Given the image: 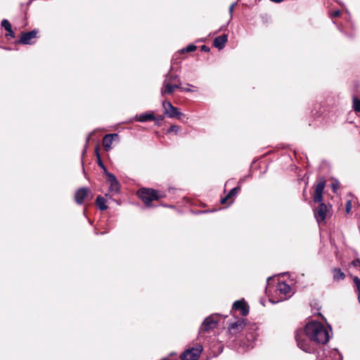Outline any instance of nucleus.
Wrapping results in <instances>:
<instances>
[{
	"label": "nucleus",
	"mask_w": 360,
	"mask_h": 360,
	"mask_svg": "<svg viewBox=\"0 0 360 360\" xmlns=\"http://www.w3.org/2000/svg\"><path fill=\"white\" fill-rule=\"evenodd\" d=\"M331 328H326L321 323L311 321L308 323L304 328L306 335L312 341L319 344L327 343L330 338Z\"/></svg>",
	"instance_id": "f257e3e1"
},
{
	"label": "nucleus",
	"mask_w": 360,
	"mask_h": 360,
	"mask_svg": "<svg viewBox=\"0 0 360 360\" xmlns=\"http://www.w3.org/2000/svg\"><path fill=\"white\" fill-rule=\"evenodd\" d=\"M172 67H171L169 72L165 75V79L161 88V94L165 96L166 94H172L176 89L181 88V80L177 75H172L171 72Z\"/></svg>",
	"instance_id": "f03ea898"
},
{
	"label": "nucleus",
	"mask_w": 360,
	"mask_h": 360,
	"mask_svg": "<svg viewBox=\"0 0 360 360\" xmlns=\"http://www.w3.org/2000/svg\"><path fill=\"white\" fill-rule=\"evenodd\" d=\"M244 333L245 334V338L244 340H241L239 345V347L242 349L240 352L253 348L255 341L257 340L258 336L257 327L255 325L248 326Z\"/></svg>",
	"instance_id": "7ed1b4c3"
},
{
	"label": "nucleus",
	"mask_w": 360,
	"mask_h": 360,
	"mask_svg": "<svg viewBox=\"0 0 360 360\" xmlns=\"http://www.w3.org/2000/svg\"><path fill=\"white\" fill-rule=\"evenodd\" d=\"M137 195L147 207L150 205V202L153 200H158L164 197V195L160 194L158 191L154 189L146 188H142L139 189L137 192Z\"/></svg>",
	"instance_id": "20e7f679"
},
{
	"label": "nucleus",
	"mask_w": 360,
	"mask_h": 360,
	"mask_svg": "<svg viewBox=\"0 0 360 360\" xmlns=\"http://www.w3.org/2000/svg\"><path fill=\"white\" fill-rule=\"evenodd\" d=\"M297 345L300 349L307 353H313L315 351L314 347L311 345V341L306 333L302 332H297L295 335Z\"/></svg>",
	"instance_id": "39448f33"
},
{
	"label": "nucleus",
	"mask_w": 360,
	"mask_h": 360,
	"mask_svg": "<svg viewBox=\"0 0 360 360\" xmlns=\"http://www.w3.org/2000/svg\"><path fill=\"white\" fill-rule=\"evenodd\" d=\"M162 107L164 108V114L169 118L176 117L178 120H181V117L184 116L176 107L172 105L170 101H164L162 102Z\"/></svg>",
	"instance_id": "423d86ee"
},
{
	"label": "nucleus",
	"mask_w": 360,
	"mask_h": 360,
	"mask_svg": "<svg viewBox=\"0 0 360 360\" xmlns=\"http://www.w3.org/2000/svg\"><path fill=\"white\" fill-rule=\"evenodd\" d=\"M202 352V346L197 344L195 347L186 349L181 354V360H198Z\"/></svg>",
	"instance_id": "0eeeda50"
},
{
	"label": "nucleus",
	"mask_w": 360,
	"mask_h": 360,
	"mask_svg": "<svg viewBox=\"0 0 360 360\" xmlns=\"http://www.w3.org/2000/svg\"><path fill=\"white\" fill-rule=\"evenodd\" d=\"M219 319H218V314H212L209 317L206 318L202 323L200 328V333H201L202 331H209L217 326Z\"/></svg>",
	"instance_id": "6e6552de"
},
{
	"label": "nucleus",
	"mask_w": 360,
	"mask_h": 360,
	"mask_svg": "<svg viewBox=\"0 0 360 360\" xmlns=\"http://www.w3.org/2000/svg\"><path fill=\"white\" fill-rule=\"evenodd\" d=\"M328 212V207L325 203L321 202L318 207L314 210V216L319 224L325 223L327 213Z\"/></svg>",
	"instance_id": "1a4fd4ad"
},
{
	"label": "nucleus",
	"mask_w": 360,
	"mask_h": 360,
	"mask_svg": "<svg viewBox=\"0 0 360 360\" xmlns=\"http://www.w3.org/2000/svg\"><path fill=\"white\" fill-rule=\"evenodd\" d=\"M107 181L110 184L109 193L112 194L108 193L105 195L111 197L113 194L118 193L120 191V184L116 176L112 173H108Z\"/></svg>",
	"instance_id": "9d476101"
},
{
	"label": "nucleus",
	"mask_w": 360,
	"mask_h": 360,
	"mask_svg": "<svg viewBox=\"0 0 360 360\" xmlns=\"http://www.w3.org/2000/svg\"><path fill=\"white\" fill-rule=\"evenodd\" d=\"M247 328L243 320H238L229 326V332L231 335H236L238 333H244Z\"/></svg>",
	"instance_id": "9b49d317"
},
{
	"label": "nucleus",
	"mask_w": 360,
	"mask_h": 360,
	"mask_svg": "<svg viewBox=\"0 0 360 360\" xmlns=\"http://www.w3.org/2000/svg\"><path fill=\"white\" fill-rule=\"evenodd\" d=\"M276 290L277 291H278L280 292V294H282L284 295V297L283 298H281L280 300H278L276 301L275 300H271L270 299V301L274 302V303H276V302H278L279 301H282L283 300H285L287 297H290V290H291V288L290 286L287 284L285 282H279L276 286Z\"/></svg>",
	"instance_id": "f8f14e48"
},
{
	"label": "nucleus",
	"mask_w": 360,
	"mask_h": 360,
	"mask_svg": "<svg viewBox=\"0 0 360 360\" xmlns=\"http://www.w3.org/2000/svg\"><path fill=\"white\" fill-rule=\"evenodd\" d=\"M326 186V181L320 179L315 187V193L314 195V201L315 202H321L323 199V192Z\"/></svg>",
	"instance_id": "ddd939ff"
},
{
	"label": "nucleus",
	"mask_w": 360,
	"mask_h": 360,
	"mask_svg": "<svg viewBox=\"0 0 360 360\" xmlns=\"http://www.w3.org/2000/svg\"><path fill=\"white\" fill-rule=\"evenodd\" d=\"M91 191L89 188H81L77 191L75 195V199L77 204L82 205L85 200L89 199Z\"/></svg>",
	"instance_id": "4468645a"
},
{
	"label": "nucleus",
	"mask_w": 360,
	"mask_h": 360,
	"mask_svg": "<svg viewBox=\"0 0 360 360\" xmlns=\"http://www.w3.org/2000/svg\"><path fill=\"white\" fill-rule=\"evenodd\" d=\"M37 32L38 31L37 30H33L30 32L22 33V35L18 41V43L22 44H32V39L37 37Z\"/></svg>",
	"instance_id": "2eb2a0df"
},
{
	"label": "nucleus",
	"mask_w": 360,
	"mask_h": 360,
	"mask_svg": "<svg viewBox=\"0 0 360 360\" xmlns=\"http://www.w3.org/2000/svg\"><path fill=\"white\" fill-rule=\"evenodd\" d=\"M233 309L240 311L242 316H246L249 312L247 304L243 300L236 301L233 304Z\"/></svg>",
	"instance_id": "dca6fc26"
},
{
	"label": "nucleus",
	"mask_w": 360,
	"mask_h": 360,
	"mask_svg": "<svg viewBox=\"0 0 360 360\" xmlns=\"http://www.w3.org/2000/svg\"><path fill=\"white\" fill-rule=\"evenodd\" d=\"M228 41V35L224 34L221 36L217 37L213 41V45L221 50L224 48L226 43Z\"/></svg>",
	"instance_id": "f3484780"
},
{
	"label": "nucleus",
	"mask_w": 360,
	"mask_h": 360,
	"mask_svg": "<svg viewBox=\"0 0 360 360\" xmlns=\"http://www.w3.org/2000/svg\"><path fill=\"white\" fill-rule=\"evenodd\" d=\"M115 137H118L117 134H108L104 136L103 139V146L106 151L111 149V146Z\"/></svg>",
	"instance_id": "a211bd4d"
},
{
	"label": "nucleus",
	"mask_w": 360,
	"mask_h": 360,
	"mask_svg": "<svg viewBox=\"0 0 360 360\" xmlns=\"http://www.w3.org/2000/svg\"><path fill=\"white\" fill-rule=\"evenodd\" d=\"M136 119L137 121L141 122H145L149 120H155V117L153 112H148L143 114H140L139 115L136 116Z\"/></svg>",
	"instance_id": "6ab92c4d"
},
{
	"label": "nucleus",
	"mask_w": 360,
	"mask_h": 360,
	"mask_svg": "<svg viewBox=\"0 0 360 360\" xmlns=\"http://www.w3.org/2000/svg\"><path fill=\"white\" fill-rule=\"evenodd\" d=\"M333 278L335 281H342L345 278V274L340 268H333L332 269Z\"/></svg>",
	"instance_id": "aec40b11"
},
{
	"label": "nucleus",
	"mask_w": 360,
	"mask_h": 360,
	"mask_svg": "<svg viewBox=\"0 0 360 360\" xmlns=\"http://www.w3.org/2000/svg\"><path fill=\"white\" fill-rule=\"evenodd\" d=\"M239 191V186L232 188L224 198H222L221 199V203L224 204L229 199H231V198L236 196Z\"/></svg>",
	"instance_id": "412c9836"
},
{
	"label": "nucleus",
	"mask_w": 360,
	"mask_h": 360,
	"mask_svg": "<svg viewBox=\"0 0 360 360\" xmlns=\"http://www.w3.org/2000/svg\"><path fill=\"white\" fill-rule=\"evenodd\" d=\"M96 203L101 210H105L108 209V206L106 205V200L101 195H98L96 198Z\"/></svg>",
	"instance_id": "4be33fe9"
},
{
	"label": "nucleus",
	"mask_w": 360,
	"mask_h": 360,
	"mask_svg": "<svg viewBox=\"0 0 360 360\" xmlns=\"http://www.w3.org/2000/svg\"><path fill=\"white\" fill-rule=\"evenodd\" d=\"M97 158H98V165L103 170L104 174L108 176V173H109L103 165L102 160H101V158L99 156L98 152L96 150Z\"/></svg>",
	"instance_id": "5701e85b"
},
{
	"label": "nucleus",
	"mask_w": 360,
	"mask_h": 360,
	"mask_svg": "<svg viewBox=\"0 0 360 360\" xmlns=\"http://www.w3.org/2000/svg\"><path fill=\"white\" fill-rule=\"evenodd\" d=\"M1 26L6 30V31H11V25L9 22V21L6 19H4L1 21Z\"/></svg>",
	"instance_id": "b1692460"
},
{
	"label": "nucleus",
	"mask_w": 360,
	"mask_h": 360,
	"mask_svg": "<svg viewBox=\"0 0 360 360\" xmlns=\"http://www.w3.org/2000/svg\"><path fill=\"white\" fill-rule=\"evenodd\" d=\"M353 108L355 111L360 112V100L356 97L353 98Z\"/></svg>",
	"instance_id": "393cba45"
},
{
	"label": "nucleus",
	"mask_w": 360,
	"mask_h": 360,
	"mask_svg": "<svg viewBox=\"0 0 360 360\" xmlns=\"http://www.w3.org/2000/svg\"><path fill=\"white\" fill-rule=\"evenodd\" d=\"M181 127L179 125H171L169 128L167 129V133H172L174 132L176 134L180 131Z\"/></svg>",
	"instance_id": "a878e982"
},
{
	"label": "nucleus",
	"mask_w": 360,
	"mask_h": 360,
	"mask_svg": "<svg viewBox=\"0 0 360 360\" xmlns=\"http://www.w3.org/2000/svg\"><path fill=\"white\" fill-rule=\"evenodd\" d=\"M353 281L356 286V288H357V290L359 292L358 299H359V302L360 303V278H359L357 276H355L354 278Z\"/></svg>",
	"instance_id": "bb28decb"
},
{
	"label": "nucleus",
	"mask_w": 360,
	"mask_h": 360,
	"mask_svg": "<svg viewBox=\"0 0 360 360\" xmlns=\"http://www.w3.org/2000/svg\"><path fill=\"white\" fill-rule=\"evenodd\" d=\"M196 46L193 45V44H190L188 46H187L185 49H182V52L184 53V52H193L194 51H195L196 49Z\"/></svg>",
	"instance_id": "cd10ccee"
},
{
	"label": "nucleus",
	"mask_w": 360,
	"mask_h": 360,
	"mask_svg": "<svg viewBox=\"0 0 360 360\" xmlns=\"http://www.w3.org/2000/svg\"><path fill=\"white\" fill-rule=\"evenodd\" d=\"M350 265L353 266L354 267H358V266L360 267V259H356L353 260L350 263Z\"/></svg>",
	"instance_id": "c85d7f7f"
},
{
	"label": "nucleus",
	"mask_w": 360,
	"mask_h": 360,
	"mask_svg": "<svg viewBox=\"0 0 360 360\" xmlns=\"http://www.w3.org/2000/svg\"><path fill=\"white\" fill-rule=\"evenodd\" d=\"M340 14V11L339 10L335 11L330 13V17L331 18L338 17Z\"/></svg>",
	"instance_id": "c756f323"
},
{
	"label": "nucleus",
	"mask_w": 360,
	"mask_h": 360,
	"mask_svg": "<svg viewBox=\"0 0 360 360\" xmlns=\"http://www.w3.org/2000/svg\"><path fill=\"white\" fill-rule=\"evenodd\" d=\"M346 212L349 213L352 209V203L350 200H348L346 203Z\"/></svg>",
	"instance_id": "7c9ffc66"
},
{
	"label": "nucleus",
	"mask_w": 360,
	"mask_h": 360,
	"mask_svg": "<svg viewBox=\"0 0 360 360\" xmlns=\"http://www.w3.org/2000/svg\"><path fill=\"white\" fill-rule=\"evenodd\" d=\"M338 184H339V183L338 181L332 184L331 187H332L333 192H335V193L337 192V190L338 188Z\"/></svg>",
	"instance_id": "2f4dec72"
},
{
	"label": "nucleus",
	"mask_w": 360,
	"mask_h": 360,
	"mask_svg": "<svg viewBox=\"0 0 360 360\" xmlns=\"http://www.w3.org/2000/svg\"><path fill=\"white\" fill-rule=\"evenodd\" d=\"M7 32H8V33L6 34V38L8 39L9 37H11V38L15 37V34L12 30H11V31H7Z\"/></svg>",
	"instance_id": "473e14b6"
},
{
	"label": "nucleus",
	"mask_w": 360,
	"mask_h": 360,
	"mask_svg": "<svg viewBox=\"0 0 360 360\" xmlns=\"http://www.w3.org/2000/svg\"><path fill=\"white\" fill-rule=\"evenodd\" d=\"M177 89H180L181 91H186V92L194 91V90L191 89V88H184V87H182L181 86V88H178Z\"/></svg>",
	"instance_id": "72a5a7b5"
},
{
	"label": "nucleus",
	"mask_w": 360,
	"mask_h": 360,
	"mask_svg": "<svg viewBox=\"0 0 360 360\" xmlns=\"http://www.w3.org/2000/svg\"><path fill=\"white\" fill-rule=\"evenodd\" d=\"M236 3H233L229 7V13L231 15V17L232 16V13H233V8L236 6Z\"/></svg>",
	"instance_id": "f704fd0d"
},
{
	"label": "nucleus",
	"mask_w": 360,
	"mask_h": 360,
	"mask_svg": "<svg viewBox=\"0 0 360 360\" xmlns=\"http://www.w3.org/2000/svg\"><path fill=\"white\" fill-rule=\"evenodd\" d=\"M201 50L205 51V52H208L210 51V48L205 45H202L201 46Z\"/></svg>",
	"instance_id": "c9c22d12"
},
{
	"label": "nucleus",
	"mask_w": 360,
	"mask_h": 360,
	"mask_svg": "<svg viewBox=\"0 0 360 360\" xmlns=\"http://www.w3.org/2000/svg\"><path fill=\"white\" fill-rule=\"evenodd\" d=\"M271 1H273V2H275V3H281L282 2L283 0H270Z\"/></svg>",
	"instance_id": "e433bc0d"
},
{
	"label": "nucleus",
	"mask_w": 360,
	"mask_h": 360,
	"mask_svg": "<svg viewBox=\"0 0 360 360\" xmlns=\"http://www.w3.org/2000/svg\"><path fill=\"white\" fill-rule=\"evenodd\" d=\"M158 120H163V117L162 115H160L158 118Z\"/></svg>",
	"instance_id": "4c0bfd02"
},
{
	"label": "nucleus",
	"mask_w": 360,
	"mask_h": 360,
	"mask_svg": "<svg viewBox=\"0 0 360 360\" xmlns=\"http://www.w3.org/2000/svg\"><path fill=\"white\" fill-rule=\"evenodd\" d=\"M271 280V278H268L267 279V283H268V285H269V281Z\"/></svg>",
	"instance_id": "58836bf2"
},
{
	"label": "nucleus",
	"mask_w": 360,
	"mask_h": 360,
	"mask_svg": "<svg viewBox=\"0 0 360 360\" xmlns=\"http://www.w3.org/2000/svg\"><path fill=\"white\" fill-rule=\"evenodd\" d=\"M188 86H191V87H194L193 85L189 84H188Z\"/></svg>",
	"instance_id": "ea45409f"
}]
</instances>
